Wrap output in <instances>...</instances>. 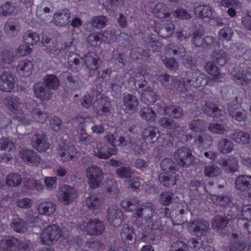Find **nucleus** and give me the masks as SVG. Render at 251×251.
Wrapping results in <instances>:
<instances>
[{
	"instance_id": "79ce46f5",
	"label": "nucleus",
	"mask_w": 251,
	"mask_h": 251,
	"mask_svg": "<svg viewBox=\"0 0 251 251\" xmlns=\"http://www.w3.org/2000/svg\"><path fill=\"white\" fill-rule=\"evenodd\" d=\"M43 83L50 90H57L59 86L58 78L53 75H46L44 78Z\"/></svg>"
},
{
	"instance_id": "6ab92c4d",
	"label": "nucleus",
	"mask_w": 251,
	"mask_h": 251,
	"mask_svg": "<svg viewBox=\"0 0 251 251\" xmlns=\"http://www.w3.org/2000/svg\"><path fill=\"white\" fill-rule=\"evenodd\" d=\"M209 228V224L202 220H197L190 223V229L197 236H203V232Z\"/></svg>"
},
{
	"instance_id": "0e129e2a",
	"label": "nucleus",
	"mask_w": 251,
	"mask_h": 251,
	"mask_svg": "<svg viewBox=\"0 0 251 251\" xmlns=\"http://www.w3.org/2000/svg\"><path fill=\"white\" fill-rule=\"evenodd\" d=\"M174 194L170 192H164L160 195V203L163 205H168L174 201Z\"/></svg>"
},
{
	"instance_id": "680f3d73",
	"label": "nucleus",
	"mask_w": 251,
	"mask_h": 251,
	"mask_svg": "<svg viewBox=\"0 0 251 251\" xmlns=\"http://www.w3.org/2000/svg\"><path fill=\"white\" fill-rule=\"evenodd\" d=\"M31 115L34 120L39 123H44L48 118V114L38 109H33Z\"/></svg>"
},
{
	"instance_id": "9b49d317",
	"label": "nucleus",
	"mask_w": 251,
	"mask_h": 251,
	"mask_svg": "<svg viewBox=\"0 0 251 251\" xmlns=\"http://www.w3.org/2000/svg\"><path fill=\"white\" fill-rule=\"evenodd\" d=\"M19 155L24 162L33 165L42 164L44 163L38 153L32 149H22L19 151Z\"/></svg>"
},
{
	"instance_id": "c756f323",
	"label": "nucleus",
	"mask_w": 251,
	"mask_h": 251,
	"mask_svg": "<svg viewBox=\"0 0 251 251\" xmlns=\"http://www.w3.org/2000/svg\"><path fill=\"white\" fill-rule=\"evenodd\" d=\"M173 54L182 57L185 55V49L181 44L171 43L168 45L166 48V53Z\"/></svg>"
},
{
	"instance_id": "a211bd4d",
	"label": "nucleus",
	"mask_w": 251,
	"mask_h": 251,
	"mask_svg": "<svg viewBox=\"0 0 251 251\" xmlns=\"http://www.w3.org/2000/svg\"><path fill=\"white\" fill-rule=\"evenodd\" d=\"M70 15V11L68 9L59 10L54 14L53 22L57 25L65 26L69 23Z\"/></svg>"
},
{
	"instance_id": "2eb2a0df",
	"label": "nucleus",
	"mask_w": 251,
	"mask_h": 251,
	"mask_svg": "<svg viewBox=\"0 0 251 251\" xmlns=\"http://www.w3.org/2000/svg\"><path fill=\"white\" fill-rule=\"evenodd\" d=\"M85 229L90 235L101 234L105 229V226L102 221L95 219L90 220L86 224Z\"/></svg>"
},
{
	"instance_id": "c9c22d12",
	"label": "nucleus",
	"mask_w": 251,
	"mask_h": 251,
	"mask_svg": "<svg viewBox=\"0 0 251 251\" xmlns=\"http://www.w3.org/2000/svg\"><path fill=\"white\" fill-rule=\"evenodd\" d=\"M133 229L128 225L125 226L121 232V238L127 245H131L135 241L133 237Z\"/></svg>"
},
{
	"instance_id": "6e6d98bb",
	"label": "nucleus",
	"mask_w": 251,
	"mask_h": 251,
	"mask_svg": "<svg viewBox=\"0 0 251 251\" xmlns=\"http://www.w3.org/2000/svg\"><path fill=\"white\" fill-rule=\"evenodd\" d=\"M39 40V36L36 32L28 31L24 35V42L28 45L35 44Z\"/></svg>"
},
{
	"instance_id": "aec40b11",
	"label": "nucleus",
	"mask_w": 251,
	"mask_h": 251,
	"mask_svg": "<svg viewBox=\"0 0 251 251\" xmlns=\"http://www.w3.org/2000/svg\"><path fill=\"white\" fill-rule=\"evenodd\" d=\"M235 187L240 191L247 192L251 189V176L242 175L235 180Z\"/></svg>"
},
{
	"instance_id": "c03bdc74",
	"label": "nucleus",
	"mask_w": 251,
	"mask_h": 251,
	"mask_svg": "<svg viewBox=\"0 0 251 251\" xmlns=\"http://www.w3.org/2000/svg\"><path fill=\"white\" fill-rule=\"evenodd\" d=\"M77 132L79 142L81 144L88 145L91 143L93 144V142H95L92 136L86 133V130L83 127H78Z\"/></svg>"
},
{
	"instance_id": "0eeeda50",
	"label": "nucleus",
	"mask_w": 251,
	"mask_h": 251,
	"mask_svg": "<svg viewBox=\"0 0 251 251\" xmlns=\"http://www.w3.org/2000/svg\"><path fill=\"white\" fill-rule=\"evenodd\" d=\"M60 190V194L57 196L58 200L64 205L71 203L77 197V194L75 189L68 185H63Z\"/></svg>"
},
{
	"instance_id": "a878e982",
	"label": "nucleus",
	"mask_w": 251,
	"mask_h": 251,
	"mask_svg": "<svg viewBox=\"0 0 251 251\" xmlns=\"http://www.w3.org/2000/svg\"><path fill=\"white\" fill-rule=\"evenodd\" d=\"M152 11L156 17L160 19L169 17L171 15L170 8L162 2L156 4Z\"/></svg>"
},
{
	"instance_id": "bf43d9fd",
	"label": "nucleus",
	"mask_w": 251,
	"mask_h": 251,
	"mask_svg": "<svg viewBox=\"0 0 251 251\" xmlns=\"http://www.w3.org/2000/svg\"><path fill=\"white\" fill-rule=\"evenodd\" d=\"M11 227L18 232H24L26 230L27 225L23 220L15 218L11 223Z\"/></svg>"
},
{
	"instance_id": "72a5a7b5",
	"label": "nucleus",
	"mask_w": 251,
	"mask_h": 251,
	"mask_svg": "<svg viewBox=\"0 0 251 251\" xmlns=\"http://www.w3.org/2000/svg\"><path fill=\"white\" fill-rule=\"evenodd\" d=\"M234 150L233 143L226 138L221 139L218 143V150L222 153L227 154Z\"/></svg>"
},
{
	"instance_id": "864d4df0",
	"label": "nucleus",
	"mask_w": 251,
	"mask_h": 251,
	"mask_svg": "<svg viewBox=\"0 0 251 251\" xmlns=\"http://www.w3.org/2000/svg\"><path fill=\"white\" fill-rule=\"evenodd\" d=\"M159 124L161 126L169 129H174L179 127V124L175 120L166 117L161 118Z\"/></svg>"
},
{
	"instance_id": "7ed1b4c3",
	"label": "nucleus",
	"mask_w": 251,
	"mask_h": 251,
	"mask_svg": "<svg viewBox=\"0 0 251 251\" xmlns=\"http://www.w3.org/2000/svg\"><path fill=\"white\" fill-rule=\"evenodd\" d=\"M86 176L91 188L98 187L102 181L103 173L101 168L92 165L86 170Z\"/></svg>"
},
{
	"instance_id": "1a4fd4ad",
	"label": "nucleus",
	"mask_w": 251,
	"mask_h": 251,
	"mask_svg": "<svg viewBox=\"0 0 251 251\" xmlns=\"http://www.w3.org/2000/svg\"><path fill=\"white\" fill-rule=\"evenodd\" d=\"M32 147L39 152H44L50 148L47 136L42 132L33 135L30 140Z\"/></svg>"
},
{
	"instance_id": "052dcab7",
	"label": "nucleus",
	"mask_w": 251,
	"mask_h": 251,
	"mask_svg": "<svg viewBox=\"0 0 251 251\" xmlns=\"http://www.w3.org/2000/svg\"><path fill=\"white\" fill-rule=\"evenodd\" d=\"M107 19L103 16H95L91 20L92 26L97 28L101 29L106 25Z\"/></svg>"
},
{
	"instance_id": "f3484780",
	"label": "nucleus",
	"mask_w": 251,
	"mask_h": 251,
	"mask_svg": "<svg viewBox=\"0 0 251 251\" xmlns=\"http://www.w3.org/2000/svg\"><path fill=\"white\" fill-rule=\"evenodd\" d=\"M20 241L15 237L6 236L1 240L0 248L2 251H17Z\"/></svg>"
},
{
	"instance_id": "f03ea898",
	"label": "nucleus",
	"mask_w": 251,
	"mask_h": 251,
	"mask_svg": "<svg viewBox=\"0 0 251 251\" xmlns=\"http://www.w3.org/2000/svg\"><path fill=\"white\" fill-rule=\"evenodd\" d=\"M174 158L178 165L182 167H189L194 161V156L190 149L182 147L174 153Z\"/></svg>"
},
{
	"instance_id": "69168bd1",
	"label": "nucleus",
	"mask_w": 251,
	"mask_h": 251,
	"mask_svg": "<svg viewBox=\"0 0 251 251\" xmlns=\"http://www.w3.org/2000/svg\"><path fill=\"white\" fill-rule=\"evenodd\" d=\"M117 176L121 178L129 179L133 174L131 168L129 167H123L117 170Z\"/></svg>"
},
{
	"instance_id": "f704fd0d",
	"label": "nucleus",
	"mask_w": 251,
	"mask_h": 251,
	"mask_svg": "<svg viewBox=\"0 0 251 251\" xmlns=\"http://www.w3.org/2000/svg\"><path fill=\"white\" fill-rule=\"evenodd\" d=\"M194 143L199 147H209L212 143L211 135L206 133H201L194 138Z\"/></svg>"
},
{
	"instance_id": "58836bf2",
	"label": "nucleus",
	"mask_w": 251,
	"mask_h": 251,
	"mask_svg": "<svg viewBox=\"0 0 251 251\" xmlns=\"http://www.w3.org/2000/svg\"><path fill=\"white\" fill-rule=\"evenodd\" d=\"M195 12L196 15L202 19L206 18H211L212 17V9L208 5L198 6L195 8Z\"/></svg>"
},
{
	"instance_id": "774afa93",
	"label": "nucleus",
	"mask_w": 251,
	"mask_h": 251,
	"mask_svg": "<svg viewBox=\"0 0 251 251\" xmlns=\"http://www.w3.org/2000/svg\"><path fill=\"white\" fill-rule=\"evenodd\" d=\"M187 244L182 241L177 240L172 244L170 251H187Z\"/></svg>"
},
{
	"instance_id": "5fc2aeb1",
	"label": "nucleus",
	"mask_w": 251,
	"mask_h": 251,
	"mask_svg": "<svg viewBox=\"0 0 251 251\" xmlns=\"http://www.w3.org/2000/svg\"><path fill=\"white\" fill-rule=\"evenodd\" d=\"M22 181L21 176L17 173H12L8 175L6 179V184L10 187L19 186L21 184Z\"/></svg>"
},
{
	"instance_id": "ea45409f",
	"label": "nucleus",
	"mask_w": 251,
	"mask_h": 251,
	"mask_svg": "<svg viewBox=\"0 0 251 251\" xmlns=\"http://www.w3.org/2000/svg\"><path fill=\"white\" fill-rule=\"evenodd\" d=\"M17 13L16 5L14 3L6 1L0 6V15L9 16Z\"/></svg>"
},
{
	"instance_id": "4be33fe9",
	"label": "nucleus",
	"mask_w": 251,
	"mask_h": 251,
	"mask_svg": "<svg viewBox=\"0 0 251 251\" xmlns=\"http://www.w3.org/2000/svg\"><path fill=\"white\" fill-rule=\"evenodd\" d=\"M99 56L94 52H89L84 57V64L90 70L95 71L99 68Z\"/></svg>"
},
{
	"instance_id": "ddd939ff",
	"label": "nucleus",
	"mask_w": 251,
	"mask_h": 251,
	"mask_svg": "<svg viewBox=\"0 0 251 251\" xmlns=\"http://www.w3.org/2000/svg\"><path fill=\"white\" fill-rule=\"evenodd\" d=\"M175 25L171 22L165 23H156L153 29L162 38L170 37L174 33Z\"/></svg>"
},
{
	"instance_id": "f8f14e48",
	"label": "nucleus",
	"mask_w": 251,
	"mask_h": 251,
	"mask_svg": "<svg viewBox=\"0 0 251 251\" xmlns=\"http://www.w3.org/2000/svg\"><path fill=\"white\" fill-rule=\"evenodd\" d=\"M58 153L63 162H68L73 159L77 154L75 147L71 143L64 144L60 146Z\"/></svg>"
},
{
	"instance_id": "8fccbe9b",
	"label": "nucleus",
	"mask_w": 251,
	"mask_h": 251,
	"mask_svg": "<svg viewBox=\"0 0 251 251\" xmlns=\"http://www.w3.org/2000/svg\"><path fill=\"white\" fill-rule=\"evenodd\" d=\"M160 182L165 187H170L176 183V176L169 174H160L158 176Z\"/></svg>"
},
{
	"instance_id": "473e14b6",
	"label": "nucleus",
	"mask_w": 251,
	"mask_h": 251,
	"mask_svg": "<svg viewBox=\"0 0 251 251\" xmlns=\"http://www.w3.org/2000/svg\"><path fill=\"white\" fill-rule=\"evenodd\" d=\"M156 100V94L151 87H147L142 91L141 101L147 104Z\"/></svg>"
},
{
	"instance_id": "bb28decb",
	"label": "nucleus",
	"mask_w": 251,
	"mask_h": 251,
	"mask_svg": "<svg viewBox=\"0 0 251 251\" xmlns=\"http://www.w3.org/2000/svg\"><path fill=\"white\" fill-rule=\"evenodd\" d=\"M38 210L40 215L50 216L55 213L56 204L51 201L42 202L39 204Z\"/></svg>"
},
{
	"instance_id": "3c124183",
	"label": "nucleus",
	"mask_w": 251,
	"mask_h": 251,
	"mask_svg": "<svg viewBox=\"0 0 251 251\" xmlns=\"http://www.w3.org/2000/svg\"><path fill=\"white\" fill-rule=\"evenodd\" d=\"M188 126L194 132L202 131L205 129V122L201 119L192 120L188 123Z\"/></svg>"
},
{
	"instance_id": "f257e3e1",
	"label": "nucleus",
	"mask_w": 251,
	"mask_h": 251,
	"mask_svg": "<svg viewBox=\"0 0 251 251\" xmlns=\"http://www.w3.org/2000/svg\"><path fill=\"white\" fill-rule=\"evenodd\" d=\"M155 208L151 203H145L137 209L132 215V221L137 226H141L149 222Z\"/></svg>"
},
{
	"instance_id": "37998d69",
	"label": "nucleus",
	"mask_w": 251,
	"mask_h": 251,
	"mask_svg": "<svg viewBox=\"0 0 251 251\" xmlns=\"http://www.w3.org/2000/svg\"><path fill=\"white\" fill-rule=\"evenodd\" d=\"M165 115H169L174 118L180 119L183 116V110L177 106H169L164 107Z\"/></svg>"
},
{
	"instance_id": "13d9d810",
	"label": "nucleus",
	"mask_w": 251,
	"mask_h": 251,
	"mask_svg": "<svg viewBox=\"0 0 251 251\" xmlns=\"http://www.w3.org/2000/svg\"><path fill=\"white\" fill-rule=\"evenodd\" d=\"M203 35L204 31L201 29H197L194 32L192 41L196 47L203 48L204 38H202V36Z\"/></svg>"
},
{
	"instance_id": "412c9836",
	"label": "nucleus",
	"mask_w": 251,
	"mask_h": 251,
	"mask_svg": "<svg viewBox=\"0 0 251 251\" xmlns=\"http://www.w3.org/2000/svg\"><path fill=\"white\" fill-rule=\"evenodd\" d=\"M32 62L27 59L20 61L16 69L19 75L23 77L29 76L32 73Z\"/></svg>"
},
{
	"instance_id": "e2e57ef3",
	"label": "nucleus",
	"mask_w": 251,
	"mask_h": 251,
	"mask_svg": "<svg viewBox=\"0 0 251 251\" xmlns=\"http://www.w3.org/2000/svg\"><path fill=\"white\" fill-rule=\"evenodd\" d=\"M130 56L134 59L140 58H147L149 56L147 50L139 47L133 48L130 52Z\"/></svg>"
},
{
	"instance_id": "b1692460",
	"label": "nucleus",
	"mask_w": 251,
	"mask_h": 251,
	"mask_svg": "<svg viewBox=\"0 0 251 251\" xmlns=\"http://www.w3.org/2000/svg\"><path fill=\"white\" fill-rule=\"evenodd\" d=\"M4 103L6 107L11 111L14 112H19L18 110L23 103L21 99L17 96H12L6 98L4 100Z\"/></svg>"
},
{
	"instance_id": "dca6fc26",
	"label": "nucleus",
	"mask_w": 251,
	"mask_h": 251,
	"mask_svg": "<svg viewBox=\"0 0 251 251\" xmlns=\"http://www.w3.org/2000/svg\"><path fill=\"white\" fill-rule=\"evenodd\" d=\"M21 29L20 22L15 19H9L5 23L4 31L9 37L16 36Z\"/></svg>"
},
{
	"instance_id": "603ef678",
	"label": "nucleus",
	"mask_w": 251,
	"mask_h": 251,
	"mask_svg": "<svg viewBox=\"0 0 251 251\" xmlns=\"http://www.w3.org/2000/svg\"><path fill=\"white\" fill-rule=\"evenodd\" d=\"M237 79L241 80L242 85L251 84V68H248L235 75Z\"/></svg>"
},
{
	"instance_id": "423d86ee",
	"label": "nucleus",
	"mask_w": 251,
	"mask_h": 251,
	"mask_svg": "<svg viewBox=\"0 0 251 251\" xmlns=\"http://www.w3.org/2000/svg\"><path fill=\"white\" fill-rule=\"evenodd\" d=\"M92 146L94 155L101 159H107L117 152V149L116 147L109 148L100 141L93 142Z\"/></svg>"
},
{
	"instance_id": "c85d7f7f",
	"label": "nucleus",
	"mask_w": 251,
	"mask_h": 251,
	"mask_svg": "<svg viewBox=\"0 0 251 251\" xmlns=\"http://www.w3.org/2000/svg\"><path fill=\"white\" fill-rule=\"evenodd\" d=\"M103 203V199L100 195H92L87 198L86 203L91 210H97L100 208Z\"/></svg>"
},
{
	"instance_id": "4d7b16f0",
	"label": "nucleus",
	"mask_w": 251,
	"mask_h": 251,
	"mask_svg": "<svg viewBox=\"0 0 251 251\" xmlns=\"http://www.w3.org/2000/svg\"><path fill=\"white\" fill-rule=\"evenodd\" d=\"M221 170L217 166L211 164L205 167L204 174L208 177H215L220 175Z\"/></svg>"
},
{
	"instance_id": "20e7f679",
	"label": "nucleus",
	"mask_w": 251,
	"mask_h": 251,
	"mask_svg": "<svg viewBox=\"0 0 251 251\" xmlns=\"http://www.w3.org/2000/svg\"><path fill=\"white\" fill-rule=\"evenodd\" d=\"M61 235V227L56 225H51L42 231L40 238L43 244L50 245L53 242L57 241Z\"/></svg>"
},
{
	"instance_id": "393cba45",
	"label": "nucleus",
	"mask_w": 251,
	"mask_h": 251,
	"mask_svg": "<svg viewBox=\"0 0 251 251\" xmlns=\"http://www.w3.org/2000/svg\"><path fill=\"white\" fill-rule=\"evenodd\" d=\"M94 107L98 114L103 115L109 112L110 102L106 99L100 98L94 102Z\"/></svg>"
},
{
	"instance_id": "7c9ffc66",
	"label": "nucleus",
	"mask_w": 251,
	"mask_h": 251,
	"mask_svg": "<svg viewBox=\"0 0 251 251\" xmlns=\"http://www.w3.org/2000/svg\"><path fill=\"white\" fill-rule=\"evenodd\" d=\"M211 56L216 62L220 66H224L229 58L228 53L222 49L215 50L212 52Z\"/></svg>"
},
{
	"instance_id": "cd10ccee",
	"label": "nucleus",
	"mask_w": 251,
	"mask_h": 251,
	"mask_svg": "<svg viewBox=\"0 0 251 251\" xmlns=\"http://www.w3.org/2000/svg\"><path fill=\"white\" fill-rule=\"evenodd\" d=\"M139 104V101L137 98L132 94H127L123 98V105L126 110L134 111Z\"/></svg>"
},
{
	"instance_id": "2f4dec72",
	"label": "nucleus",
	"mask_w": 251,
	"mask_h": 251,
	"mask_svg": "<svg viewBox=\"0 0 251 251\" xmlns=\"http://www.w3.org/2000/svg\"><path fill=\"white\" fill-rule=\"evenodd\" d=\"M202 110L208 116L211 117H218L221 115V110L216 106L212 102H206L202 106Z\"/></svg>"
},
{
	"instance_id": "de8ad7c7",
	"label": "nucleus",
	"mask_w": 251,
	"mask_h": 251,
	"mask_svg": "<svg viewBox=\"0 0 251 251\" xmlns=\"http://www.w3.org/2000/svg\"><path fill=\"white\" fill-rule=\"evenodd\" d=\"M229 219L226 217L217 216L214 217L212 222V226L217 230L223 229L227 225Z\"/></svg>"
},
{
	"instance_id": "e433bc0d",
	"label": "nucleus",
	"mask_w": 251,
	"mask_h": 251,
	"mask_svg": "<svg viewBox=\"0 0 251 251\" xmlns=\"http://www.w3.org/2000/svg\"><path fill=\"white\" fill-rule=\"evenodd\" d=\"M199 236L198 238H191L188 242L190 248L195 251H201L208 246L207 242L202 239V236Z\"/></svg>"
},
{
	"instance_id": "9d476101",
	"label": "nucleus",
	"mask_w": 251,
	"mask_h": 251,
	"mask_svg": "<svg viewBox=\"0 0 251 251\" xmlns=\"http://www.w3.org/2000/svg\"><path fill=\"white\" fill-rule=\"evenodd\" d=\"M16 77L9 71L4 70L0 74V90L4 92H10L15 86Z\"/></svg>"
},
{
	"instance_id": "a19ab883",
	"label": "nucleus",
	"mask_w": 251,
	"mask_h": 251,
	"mask_svg": "<svg viewBox=\"0 0 251 251\" xmlns=\"http://www.w3.org/2000/svg\"><path fill=\"white\" fill-rule=\"evenodd\" d=\"M78 58L79 55L75 53H71L68 55V64L70 68L74 71H79L82 68V64Z\"/></svg>"
},
{
	"instance_id": "4468645a",
	"label": "nucleus",
	"mask_w": 251,
	"mask_h": 251,
	"mask_svg": "<svg viewBox=\"0 0 251 251\" xmlns=\"http://www.w3.org/2000/svg\"><path fill=\"white\" fill-rule=\"evenodd\" d=\"M122 212L116 207L109 208L107 210L106 219L110 225L118 227L122 222Z\"/></svg>"
},
{
	"instance_id": "338daca9",
	"label": "nucleus",
	"mask_w": 251,
	"mask_h": 251,
	"mask_svg": "<svg viewBox=\"0 0 251 251\" xmlns=\"http://www.w3.org/2000/svg\"><path fill=\"white\" fill-rule=\"evenodd\" d=\"M233 34V30L230 27L223 28L219 31V39L221 40L230 41Z\"/></svg>"
},
{
	"instance_id": "5701e85b",
	"label": "nucleus",
	"mask_w": 251,
	"mask_h": 251,
	"mask_svg": "<svg viewBox=\"0 0 251 251\" xmlns=\"http://www.w3.org/2000/svg\"><path fill=\"white\" fill-rule=\"evenodd\" d=\"M230 138L234 142L240 145L249 144L251 142L249 133L240 130H236L231 134Z\"/></svg>"
},
{
	"instance_id": "6e6552de",
	"label": "nucleus",
	"mask_w": 251,
	"mask_h": 251,
	"mask_svg": "<svg viewBox=\"0 0 251 251\" xmlns=\"http://www.w3.org/2000/svg\"><path fill=\"white\" fill-rule=\"evenodd\" d=\"M33 92L35 97L41 101L49 100L54 95L53 92L42 82L34 84Z\"/></svg>"
},
{
	"instance_id": "4c0bfd02",
	"label": "nucleus",
	"mask_w": 251,
	"mask_h": 251,
	"mask_svg": "<svg viewBox=\"0 0 251 251\" xmlns=\"http://www.w3.org/2000/svg\"><path fill=\"white\" fill-rule=\"evenodd\" d=\"M158 130L156 127L150 126L144 129L142 136L145 140L154 142L158 139Z\"/></svg>"
},
{
	"instance_id": "09e8293b",
	"label": "nucleus",
	"mask_w": 251,
	"mask_h": 251,
	"mask_svg": "<svg viewBox=\"0 0 251 251\" xmlns=\"http://www.w3.org/2000/svg\"><path fill=\"white\" fill-rule=\"evenodd\" d=\"M161 167L163 171L167 173L175 174L176 170L175 163L171 158H165L161 163Z\"/></svg>"
},
{
	"instance_id": "a18cd8bd",
	"label": "nucleus",
	"mask_w": 251,
	"mask_h": 251,
	"mask_svg": "<svg viewBox=\"0 0 251 251\" xmlns=\"http://www.w3.org/2000/svg\"><path fill=\"white\" fill-rule=\"evenodd\" d=\"M139 201L136 198H130L123 200L121 202V206L126 211H131L136 208L139 205Z\"/></svg>"
},
{
	"instance_id": "39448f33",
	"label": "nucleus",
	"mask_w": 251,
	"mask_h": 251,
	"mask_svg": "<svg viewBox=\"0 0 251 251\" xmlns=\"http://www.w3.org/2000/svg\"><path fill=\"white\" fill-rule=\"evenodd\" d=\"M185 78L190 85L195 87H200L205 80L208 85L214 84L213 82L214 79H212L207 81L206 76L198 70H191L186 72Z\"/></svg>"
},
{
	"instance_id": "49530a36",
	"label": "nucleus",
	"mask_w": 251,
	"mask_h": 251,
	"mask_svg": "<svg viewBox=\"0 0 251 251\" xmlns=\"http://www.w3.org/2000/svg\"><path fill=\"white\" fill-rule=\"evenodd\" d=\"M139 114L146 121L153 122L156 117L154 111L148 106L143 107L140 111Z\"/></svg>"
}]
</instances>
